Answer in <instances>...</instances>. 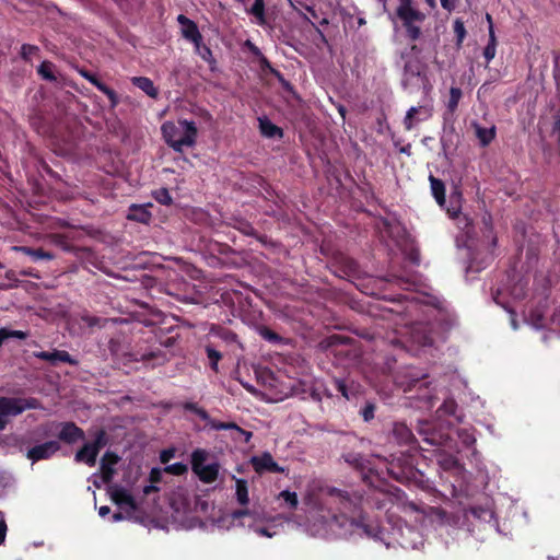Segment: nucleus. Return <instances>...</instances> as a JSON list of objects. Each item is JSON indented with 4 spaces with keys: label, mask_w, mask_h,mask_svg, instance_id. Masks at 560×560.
I'll list each match as a JSON object with an SVG mask.
<instances>
[{
    "label": "nucleus",
    "mask_w": 560,
    "mask_h": 560,
    "mask_svg": "<svg viewBox=\"0 0 560 560\" xmlns=\"http://www.w3.org/2000/svg\"><path fill=\"white\" fill-rule=\"evenodd\" d=\"M305 521L296 515H278L269 517L265 511L238 510L232 513L234 521H241L256 535L272 538L280 533L285 522L292 528L318 538H340L352 535L372 536L370 525L364 517L348 518L345 514L350 510L351 502L340 490L331 489L325 498L310 502Z\"/></svg>",
    "instance_id": "obj_1"
},
{
    "label": "nucleus",
    "mask_w": 560,
    "mask_h": 560,
    "mask_svg": "<svg viewBox=\"0 0 560 560\" xmlns=\"http://www.w3.org/2000/svg\"><path fill=\"white\" fill-rule=\"evenodd\" d=\"M527 282L523 279L513 277L509 282L499 289L494 295L497 304L501 305L511 316V326L517 329L516 313L518 307L522 308L524 323L533 328L539 329L545 327L544 312L540 306V299L533 296L525 305H520L525 298V287Z\"/></svg>",
    "instance_id": "obj_2"
},
{
    "label": "nucleus",
    "mask_w": 560,
    "mask_h": 560,
    "mask_svg": "<svg viewBox=\"0 0 560 560\" xmlns=\"http://www.w3.org/2000/svg\"><path fill=\"white\" fill-rule=\"evenodd\" d=\"M372 536L369 538L383 542L387 548L398 544L402 548L417 549L423 545L421 534L407 524L397 523L392 525L390 530L381 528L377 523L368 522Z\"/></svg>",
    "instance_id": "obj_3"
},
{
    "label": "nucleus",
    "mask_w": 560,
    "mask_h": 560,
    "mask_svg": "<svg viewBox=\"0 0 560 560\" xmlns=\"http://www.w3.org/2000/svg\"><path fill=\"white\" fill-rule=\"evenodd\" d=\"M161 130L165 142L176 152H182L184 148H191L196 144L198 129L194 121L186 119L165 121Z\"/></svg>",
    "instance_id": "obj_4"
},
{
    "label": "nucleus",
    "mask_w": 560,
    "mask_h": 560,
    "mask_svg": "<svg viewBox=\"0 0 560 560\" xmlns=\"http://www.w3.org/2000/svg\"><path fill=\"white\" fill-rule=\"evenodd\" d=\"M396 14L402 22L407 35L416 40L421 36V24L425 20V14L421 12L413 3V0H398Z\"/></svg>",
    "instance_id": "obj_5"
},
{
    "label": "nucleus",
    "mask_w": 560,
    "mask_h": 560,
    "mask_svg": "<svg viewBox=\"0 0 560 560\" xmlns=\"http://www.w3.org/2000/svg\"><path fill=\"white\" fill-rule=\"evenodd\" d=\"M209 453L205 450H195L191 454V469L200 481L212 483L217 480L220 465L217 462H208Z\"/></svg>",
    "instance_id": "obj_6"
},
{
    "label": "nucleus",
    "mask_w": 560,
    "mask_h": 560,
    "mask_svg": "<svg viewBox=\"0 0 560 560\" xmlns=\"http://www.w3.org/2000/svg\"><path fill=\"white\" fill-rule=\"evenodd\" d=\"M110 497L119 509V512L113 514V522L136 518L137 504L127 489L114 486L110 489Z\"/></svg>",
    "instance_id": "obj_7"
},
{
    "label": "nucleus",
    "mask_w": 560,
    "mask_h": 560,
    "mask_svg": "<svg viewBox=\"0 0 560 560\" xmlns=\"http://www.w3.org/2000/svg\"><path fill=\"white\" fill-rule=\"evenodd\" d=\"M40 405L35 398L0 397V418L8 422V418L16 417L30 409H37Z\"/></svg>",
    "instance_id": "obj_8"
},
{
    "label": "nucleus",
    "mask_w": 560,
    "mask_h": 560,
    "mask_svg": "<svg viewBox=\"0 0 560 560\" xmlns=\"http://www.w3.org/2000/svg\"><path fill=\"white\" fill-rule=\"evenodd\" d=\"M105 445V434L100 432L93 442L84 444V446L75 454L77 462H83L89 466L96 464V457L101 448Z\"/></svg>",
    "instance_id": "obj_9"
},
{
    "label": "nucleus",
    "mask_w": 560,
    "mask_h": 560,
    "mask_svg": "<svg viewBox=\"0 0 560 560\" xmlns=\"http://www.w3.org/2000/svg\"><path fill=\"white\" fill-rule=\"evenodd\" d=\"M402 84L405 89L410 92L413 91L415 88L422 86L425 91L430 88L428 86V82L424 75H422L420 67L418 63H407L405 67Z\"/></svg>",
    "instance_id": "obj_10"
},
{
    "label": "nucleus",
    "mask_w": 560,
    "mask_h": 560,
    "mask_svg": "<svg viewBox=\"0 0 560 560\" xmlns=\"http://www.w3.org/2000/svg\"><path fill=\"white\" fill-rule=\"evenodd\" d=\"M432 112L433 107L429 103L410 107L404 119L406 129L411 130L419 122L428 120Z\"/></svg>",
    "instance_id": "obj_11"
},
{
    "label": "nucleus",
    "mask_w": 560,
    "mask_h": 560,
    "mask_svg": "<svg viewBox=\"0 0 560 560\" xmlns=\"http://www.w3.org/2000/svg\"><path fill=\"white\" fill-rule=\"evenodd\" d=\"M250 463L258 474L264 472H284L285 469L280 467L269 453H264L258 456H253Z\"/></svg>",
    "instance_id": "obj_12"
},
{
    "label": "nucleus",
    "mask_w": 560,
    "mask_h": 560,
    "mask_svg": "<svg viewBox=\"0 0 560 560\" xmlns=\"http://www.w3.org/2000/svg\"><path fill=\"white\" fill-rule=\"evenodd\" d=\"M59 443L57 441H49L36 445L27 451V458L32 462H38L51 457L58 450Z\"/></svg>",
    "instance_id": "obj_13"
},
{
    "label": "nucleus",
    "mask_w": 560,
    "mask_h": 560,
    "mask_svg": "<svg viewBox=\"0 0 560 560\" xmlns=\"http://www.w3.org/2000/svg\"><path fill=\"white\" fill-rule=\"evenodd\" d=\"M385 233L402 250H406L409 246H411L409 235H407L405 229L400 225V223H386Z\"/></svg>",
    "instance_id": "obj_14"
},
{
    "label": "nucleus",
    "mask_w": 560,
    "mask_h": 560,
    "mask_svg": "<svg viewBox=\"0 0 560 560\" xmlns=\"http://www.w3.org/2000/svg\"><path fill=\"white\" fill-rule=\"evenodd\" d=\"M438 464L445 471H454L455 475L464 478L467 474L465 468L458 463V460L450 454L439 451L436 454Z\"/></svg>",
    "instance_id": "obj_15"
},
{
    "label": "nucleus",
    "mask_w": 560,
    "mask_h": 560,
    "mask_svg": "<svg viewBox=\"0 0 560 560\" xmlns=\"http://www.w3.org/2000/svg\"><path fill=\"white\" fill-rule=\"evenodd\" d=\"M119 462V457L112 453L106 452L101 460V472L100 477L103 483H107L112 480L115 474V466Z\"/></svg>",
    "instance_id": "obj_16"
},
{
    "label": "nucleus",
    "mask_w": 560,
    "mask_h": 560,
    "mask_svg": "<svg viewBox=\"0 0 560 560\" xmlns=\"http://www.w3.org/2000/svg\"><path fill=\"white\" fill-rule=\"evenodd\" d=\"M177 21L182 26V35L190 40L192 44H198V42H202V36L196 25V23L183 14L177 16Z\"/></svg>",
    "instance_id": "obj_17"
},
{
    "label": "nucleus",
    "mask_w": 560,
    "mask_h": 560,
    "mask_svg": "<svg viewBox=\"0 0 560 560\" xmlns=\"http://www.w3.org/2000/svg\"><path fill=\"white\" fill-rule=\"evenodd\" d=\"M34 357L49 361L52 364H57L58 362H66L69 364H77V361L71 358V355L63 350H54V351H39L35 352Z\"/></svg>",
    "instance_id": "obj_18"
},
{
    "label": "nucleus",
    "mask_w": 560,
    "mask_h": 560,
    "mask_svg": "<svg viewBox=\"0 0 560 560\" xmlns=\"http://www.w3.org/2000/svg\"><path fill=\"white\" fill-rule=\"evenodd\" d=\"M83 438V431L73 423H65L59 432V439L73 443Z\"/></svg>",
    "instance_id": "obj_19"
},
{
    "label": "nucleus",
    "mask_w": 560,
    "mask_h": 560,
    "mask_svg": "<svg viewBox=\"0 0 560 560\" xmlns=\"http://www.w3.org/2000/svg\"><path fill=\"white\" fill-rule=\"evenodd\" d=\"M235 497L236 501L241 505H247L249 503L248 486L245 479L235 478Z\"/></svg>",
    "instance_id": "obj_20"
},
{
    "label": "nucleus",
    "mask_w": 560,
    "mask_h": 560,
    "mask_svg": "<svg viewBox=\"0 0 560 560\" xmlns=\"http://www.w3.org/2000/svg\"><path fill=\"white\" fill-rule=\"evenodd\" d=\"M277 500L281 501V506L288 510H295L299 504V498L296 492L283 490L277 495Z\"/></svg>",
    "instance_id": "obj_21"
},
{
    "label": "nucleus",
    "mask_w": 560,
    "mask_h": 560,
    "mask_svg": "<svg viewBox=\"0 0 560 560\" xmlns=\"http://www.w3.org/2000/svg\"><path fill=\"white\" fill-rule=\"evenodd\" d=\"M132 83L142 90L150 97L155 98L158 96V89L154 86L152 80L145 77H135L132 78Z\"/></svg>",
    "instance_id": "obj_22"
},
{
    "label": "nucleus",
    "mask_w": 560,
    "mask_h": 560,
    "mask_svg": "<svg viewBox=\"0 0 560 560\" xmlns=\"http://www.w3.org/2000/svg\"><path fill=\"white\" fill-rule=\"evenodd\" d=\"M127 218L129 220L147 223L151 218V213L148 211L145 206H132L129 209Z\"/></svg>",
    "instance_id": "obj_23"
},
{
    "label": "nucleus",
    "mask_w": 560,
    "mask_h": 560,
    "mask_svg": "<svg viewBox=\"0 0 560 560\" xmlns=\"http://www.w3.org/2000/svg\"><path fill=\"white\" fill-rule=\"evenodd\" d=\"M259 128L261 133L267 138L281 137L282 131L273 125L268 118H259Z\"/></svg>",
    "instance_id": "obj_24"
},
{
    "label": "nucleus",
    "mask_w": 560,
    "mask_h": 560,
    "mask_svg": "<svg viewBox=\"0 0 560 560\" xmlns=\"http://www.w3.org/2000/svg\"><path fill=\"white\" fill-rule=\"evenodd\" d=\"M410 339L412 343H417L423 347L430 346L432 343V338L427 334V331L421 326H418L412 329Z\"/></svg>",
    "instance_id": "obj_25"
},
{
    "label": "nucleus",
    "mask_w": 560,
    "mask_h": 560,
    "mask_svg": "<svg viewBox=\"0 0 560 560\" xmlns=\"http://www.w3.org/2000/svg\"><path fill=\"white\" fill-rule=\"evenodd\" d=\"M430 184H431L432 194H433L436 202L440 206H443L445 202L444 184L440 179H436L433 176H430Z\"/></svg>",
    "instance_id": "obj_26"
},
{
    "label": "nucleus",
    "mask_w": 560,
    "mask_h": 560,
    "mask_svg": "<svg viewBox=\"0 0 560 560\" xmlns=\"http://www.w3.org/2000/svg\"><path fill=\"white\" fill-rule=\"evenodd\" d=\"M474 126H475L476 136H477L478 140L480 141V143L482 145L489 144L492 141V139L494 138V127L483 128L477 124H475Z\"/></svg>",
    "instance_id": "obj_27"
},
{
    "label": "nucleus",
    "mask_w": 560,
    "mask_h": 560,
    "mask_svg": "<svg viewBox=\"0 0 560 560\" xmlns=\"http://www.w3.org/2000/svg\"><path fill=\"white\" fill-rule=\"evenodd\" d=\"M15 250H20L28 256H31L34 260H39V259H52V255L48 252H44L43 249H33V248H30V247H24V246H21V247H14Z\"/></svg>",
    "instance_id": "obj_28"
},
{
    "label": "nucleus",
    "mask_w": 560,
    "mask_h": 560,
    "mask_svg": "<svg viewBox=\"0 0 560 560\" xmlns=\"http://www.w3.org/2000/svg\"><path fill=\"white\" fill-rule=\"evenodd\" d=\"M420 434L424 435V441L431 445H445L446 444V438L436 432L429 433L425 429L420 428L419 430Z\"/></svg>",
    "instance_id": "obj_29"
},
{
    "label": "nucleus",
    "mask_w": 560,
    "mask_h": 560,
    "mask_svg": "<svg viewBox=\"0 0 560 560\" xmlns=\"http://www.w3.org/2000/svg\"><path fill=\"white\" fill-rule=\"evenodd\" d=\"M495 47H497V39H495V35H494V30L492 27H490L489 43L486 46L485 51H483V55H485V58L487 59V61H490L494 58Z\"/></svg>",
    "instance_id": "obj_30"
},
{
    "label": "nucleus",
    "mask_w": 560,
    "mask_h": 560,
    "mask_svg": "<svg viewBox=\"0 0 560 560\" xmlns=\"http://www.w3.org/2000/svg\"><path fill=\"white\" fill-rule=\"evenodd\" d=\"M248 12L253 14L260 23L264 22L265 3L264 0H255L254 4L248 9Z\"/></svg>",
    "instance_id": "obj_31"
},
{
    "label": "nucleus",
    "mask_w": 560,
    "mask_h": 560,
    "mask_svg": "<svg viewBox=\"0 0 560 560\" xmlns=\"http://www.w3.org/2000/svg\"><path fill=\"white\" fill-rule=\"evenodd\" d=\"M462 97V90L458 88H451L450 90V100L447 103V108L451 112H454L459 103V100Z\"/></svg>",
    "instance_id": "obj_32"
},
{
    "label": "nucleus",
    "mask_w": 560,
    "mask_h": 560,
    "mask_svg": "<svg viewBox=\"0 0 560 560\" xmlns=\"http://www.w3.org/2000/svg\"><path fill=\"white\" fill-rule=\"evenodd\" d=\"M164 472L180 476L184 475L187 471V466L183 463H174L171 465H167L164 469Z\"/></svg>",
    "instance_id": "obj_33"
},
{
    "label": "nucleus",
    "mask_w": 560,
    "mask_h": 560,
    "mask_svg": "<svg viewBox=\"0 0 560 560\" xmlns=\"http://www.w3.org/2000/svg\"><path fill=\"white\" fill-rule=\"evenodd\" d=\"M206 351H207V355L210 360L211 369L217 372L218 371V362L221 359V353L211 347H207Z\"/></svg>",
    "instance_id": "obj_34"
},
{
    "label": "nucleus",
    "mask_w": 560,
    "mask_h": 560,
    "mask_svg": "<svg viewBox=\"0 0 560 560\" xmlns=\"http://www.w3.org/2000/svg\"><path fill=\"white\" fill-rule=\"evenodd\" d=\"M454 33L457 37V44L460 45L466 36V30L464 23L460 20L454 21Z\"/></svg>",
    "instance_id": "obj_35"
},
{
    "label": "nucleus",
    "mask_w": 560,
    "mask_h": 560,
    "mask_svg": "<svg viewBox=\"0 0 560 560\" xmlns=\"http://www.w3.org/2000/svg\"><path fill=\"white\" fill-rule=\"evenodd\" d=\"M154 198L158 202L162 205H170L172 202V197L167 189L161 188L154 192Z\"/></svg>",
    "instance_id": "obj_36"
},
{
    "label": "nucleus",
    "mask_w": 560,
    "mask_h": 560,
    "mask_svg": "<svg viewBox=\"0 0 560 560\" xmlns=\"http://www.w3.org/2000/svg\"><path fill=\"white\" fill-rule=\"evenodd\" d=\"M196 52L206 61L210 60L212 54L209 47L202 45V42L194 44Z\"/></svg>",
    "instance_id": "obj_37"
},
{
    "label": "nucleus",
    "mask_w": 560,
    "mask_h": 560,
    "mask_svg": "<svg viewBox=\"0 0 560 560\" xmlns=\"http://www.w3.org/2000/svg\"><path fill=\"white\" fill-rule=\"evenodd\" d=\"M394 433L397 434L402 442H408L411 436L409 429L404 424H396Z\"/></svg>",
    "instance_id": "obj_38"
},
{
    "label": "nucleus",
    "mask_w": 560,
    "mask_h": 560,
    "mask_svg": "<svg viewBox=\"0 0 560 560\" xmlns=\"http://www.w3.org/2000/svg\"><path fill=\"white\" fill-rule=\"evenodd\" d=\"M208 425L213 430H233L236 428V423L233 422H219L215 420H209Z\"/></svg>",
    "instance_id": "obj_39"
},
{
    "label": "nucleus",
    "mask_w": 560,
    "mask_h": 560,
    "mask_svg": "<svg viewBox=\"0 0 560 560\" xmlns=\"http://www.w3.org/2000/svg\"><path fill=\"white\" fill-rule=\"evenodd\" d=\"M38 72L46 80H55L51 65L49 62H43L38 68Z\"/></svg>",
    "instance_id": "obj_40"
},
{
    "label": "nucleus",
    "mask_w": 560,
    "mask_h": 560,
    "mask_svg": "<svg viewBox=\"0 0 560 560\" xmlns=\"http://www.w3.org/2000/svg\"><path fill=\"white\" fill-rule=\"evenodd\" d=\"M456 409V402L453 399H446L441 408L439 409L440 412L444 415H454Z\"/></svg>",
    "instance_id": "obj_41"
},
{
    "label": "nucleus",
    "mask_w": 560,
    "mask_h": 560,
    "mask_svg": "<svg viewBox=\"0 0 560 560\" xmlns=\"http://www.w3.org/2000/svg\"><path fill=\"white\" fill-rule=\"evenodd\" d=\"M470 513L478 517V518H483L486 520L487 517H492V511L489 510V509H482V508H471L470 510Z\"/></svg>",
    "instance_id": "obj_42"
},
{
    "label": "nucleus",
    "mask_w": 560,
    "mask_h": 560,
    "mask_svg": "<svg viewBox=\"0 0 560 560\" xmlns=\"http://www.w3.org/2000/svg\"><path fill=\"white\" fill-rule=\"evenodd\" d=\"M8 532V525L4 517V514L0 511V546H2L5 541Z\"/></svg>",
    "instance_id": "obj_43"
},
{
    "label": "nucleus",
    "mask_w": 560,
    "mask_h": 560,
    "mask_svg": "<svg viewBox=\"0 0 560 560\" xmlns=\"http://www.w3.org/2000/svg\"><path fill=\"white\" fill-rule=\"evenodd\" d=\"M451 200L452 202H455L456 206H454L453 208L451 209H447V212L448 214L452 217V218H455L457 217L458 212H459V200H460V195L459 194H456L454 196L451 197Z\"/></svg>",
    "instance_id": "obj_44"
},
{
    "label": "nucleus",
    "mask_w": 560,
    "mask_h": 560,
    "mask_svg": "<svg viewBox=\"0 0 560 560\" xmlns=\"http://www.w3.org/2000/svg\"><path fill=\"white\" fill-rule=\"evenodd\" d=\"M163 472H164L163 469L152 468L151 471H150V476H149L150 482L151 483L160 482L161 479H162Z\"/></svg>",
    "instance_id": "obj_45"
},
{
    "label": "nucleus",
    "mask_w": 560,
    "mask_h": 560,
    "mask_svg": "<svg viewBox=\"0 0 560 560\" xmlns=\"http://www.w3.org/2000/svg\"><path fill=\"white\" fill-rule=\"evenodd\" d=\"M458 435L465 445H471L475 443V436L467 430L460 431Z\"/></svg>",
    "instance_id": "obj_46"
},
{
    "label": "nucleus",
    "mask_w": 560,
    "mask_h": 560,
    "mask_svg": "<svg viewBox=\"0 0 560 560\" xmlns=\"http://www.w3.org/2000/svg\"><path fill=\"white\" fill-rule=\"evenodd\" d=\"M175 456L174 448L163 450L160 454V459L163 464L168 463Z\"/></svg>",
    "instance_id": "obj_47"
},
{
    "label": "nucleus",
    "mask_w": 560,
    "mask_h": 560,
    "mask_svg": "<svg viewBox=\"0 0 560 560\" xmlns=\"http://www.w3.org/2000/svg\"><path fill=\"white\" fill-rule=\"evenodd\" d=\"M4 331L7 332V339L9 338H18V339H25L27 337V334L22 330H10L4 328Z\"/></svg>",
    "instance_id": "obj_48"
},
{
    "label": "nucleus",
    "mask_w": 560,
    "mask_h": 560,
    "mask_svg": "<svg viewBox=\"0 0 560 560\" xmlns=\"http://www.w3.org/2000/svg\"><path fill=\"white\" fill-rule=\"evenodd\" d=\"M362 417L365 421H370L374 418V406L369 404L362 410Z\"/></svg>",
    "instance_id": "obj_49"
},
{
    "label": "nucleus",
    "mask_w": 560,
    "mask_h": 560,
    "mask_svg": "<svg viewBox=\"0 0 560 560\" xmlns=\"http://www.w3.org/2000/svg\"><path fill=\"white\" fill-rule=\"evenodd\" d=\"M81 320L83 322V324L88 327H93V326H96L100 324V318L97 317H94V316H90V315H83L81 317Z\"/></svg>",
    "instance_id": "obj_50"
},
{
    "label": "nucleus",
    "mask_w": 560,
    "mask_h": 560,
    "mask_svg": "<svg viewBox=\"0 0 560 560\" xmlns=\"http://www.w3.org/2000/svg\"><path fill=\"white\" fill-rule=\"evenodd\" d=\"M441 7L447 12H452L455 10L457 5V0H440Z\"/></svg>",
    "instance_id": "obj_51"
},
{
    "label": "nucleus",
    "mask_w": 560,
    "mask_h": 560,
    "mask_svg": "<svg viewBox=\"0 0 560 560\" xmlns=\"http://www.w3.org/2000/svg\"><path fill=\"white\" fill-rule=\"evenodd\" d=\"M409 375H410V383L408 384L409 388L415 386V384L418 383L424 376L416 371H411Z\"/></svg>",
    "instance_id": "obj_52"
},
{
    "label": "nucleus",
    "mask_w": 560,
    "mask_h": 560,
    "mask_svg": "<svg viewBox=\"0 0 560 560\" xmlns=\"http://www.w3.org/2000/svg\"><path fill=\"white\" fill-rule=\"evenodd\" d=\"M233 430H235L240 435H242L244 438V442L246 443L249 442V440L252 439V432L243 430L237 424L236 428H234Z\"/></svg>",
    "instance_id": "obj_53"
},
{
    "label": "nucleus",
    "mask_w": 560,
    "mask_h": 560,
    "mask_svg": "<svg viewBox=\"0 0 560 560\" xmlns=\"http://www.w3.org/2000/svg\"><path fill=\"white\" fill-rule=\"evenodd\" d=\"M261 336H262L265 339L269 340V341H276V340H278V339H279V337H278V335H277V334H275V332H272V331H270V330H268V329H264V330H261Z\"/></svg>",
    "instance_id": "obj_54"
},
{
    "label": "nucleus",
    "mask_w": 560,
    "mask_h": 560,
    "mask_svg": "<svg viewBox=\"0 0 560 560\" xmlns=\"http://www.w3.org/2000/svg\"><path fill=\"white\" fill-rule=\"evenodd\" d=\"M36 50H37V48L34 46H30V45L22 46V55L24 58H28Z\"/></svg>",
    "instance_id": "obj_55"
},
{
    "label": "nucleus",
    "mask_w": 560,
    "mask_h": 560,
    "mask_svg": "<svg viewBox=\"0 0 560 560\" xmlns=\"http://www.w3.org/2000/svg\"><path fill=\"white\" fill-rule=\"evenodd\" d=\"M105 95L109 98V101H110L113 106L117 105L118 97H117L116 93L112 89Z\"/></svg>",
    "instance_id": "obj_56"
},
{
    "label": "nucleus",
    "mask_w": 560,
    "mask_h": 560,
    "mask_svg": "<svg viewBox=\"0 0 560 560\" xmlns=\"http://www.w3.org/2000/svg\"><path fill=\"white\" fill-rule=\"evenodd\" d=\"M196 415L198 417H200L202 420L207 421V423H209V420H211V418L209 417L208 412L205 409H202V408L198 409Z\"/></svg>",
    "instance_id": "obj_57"
},
{
    "label": "nucleus",
    "mask_w": 560,
    "mask_h": 560,
    "mask_svg": "<svg viewBox=\"0 0 560 560\" xmlns=\"http://www.w3.org/2000/svg\"><path fill=\"white\" fill-rule=\"evenodd\" d=\"M109 512H110V509L107 505H103L98 509V514L101 517H105L106 515L109 514Z\"/></svg>",
    "instance_id": "obj_58"
},
{
    "label": "nucleus",
    "mask_w": 560,
    "mask_h": 560,
    "mask_svg": "<svg viewBox=\"0 0 560 560\" xmlns=\"http://www.w3.org/2000/svg\"><path fill=\"white\" fill-rule=\"evenodd\" d=\"M185 409H186V410H189V411H191V412H194V413H196V412L198 411V409H200V407H198V406H197L196 404H194V402H187V404L185 405Z\"/></svg>",
    "instance_id": "obj_59"
},
{
    "label": "nucleus",
    "mask_w": 560,
    "mask_h": 560,
    "mask_svg": "<svg viewBox=\"0 0 560 560\" xmlns=\"http://www.w3.org/2000/svg\"><path fill=\"white\" fill-rule=\"evenodd\" d=\"M337 384H338V390L342 394L343 397H346L348 399L349 396H348V393H347V389H346V385L342 382H340V381H338Z\"/></svg>",
    "instance_id": "obj_60"
},
{
    "label": "nucleus",
    "mask_w": 560,
    "mask_h": 560,
    "mask_svg": "<svg viewBox=\"0 0 560 560\" xmlns=\"http://www.w3.org/2000/svg\"><path fill=\"white\" fill-rule=\"evenodd\" d=\"M96 88L104 94L108 93V91L110 90L107 85H105L102 82L97 83Z\"/></svg>",
    "instance_id": "obj_61"
},
{
    "label": "nucleus",
    "mask_w": 560,
    "mask_h": 560,
    "mask_svg": "<svg viewBox=\"0 0 560 560\" xmlns=\"http://www.w3.org/2000/svg\"><path fill=\"white\" fill-rule=\"evenodd\" d=\"M155 490H158V488L154 486V483H152V485L145 486L143 488V493L149 494L150 492L155 491Z\"/></svg>",
    "instance_id": "obj_62"
},
{
    "label": "nucleus",
    "mask_w": 560,
    "mask_h": 560,
    "mask_svg": "<svg viewBox=\"0 0 560 560\" xmlns=\"http://www.w3.org/2000/svg\"><path fill=\"white\" fill-rule=\"evenodd\" d=\"M424 1H425V3L428 4V7H429L430 9H432V10H433V9H435V8H436V5H438L436 0H424Z\"/></svg>",
    "instance_id": "obj_63"
},
{
    "label": "nucleus",
    "mask_w": 560,
    "mask_h": 560,
    "mask_svg": "<svg viewBox=\"0 0 560 560\" xmlns=\"http://www.w3.org/2000/svg\"><path fill=\"white\" fill-rule=\"evenodd\" d=\"M486 19H487V22L489 23V28L492 27L493 28V23H492V18L490 14H487L486 15Z\"/></svg>",
    "instance_id": "obj_64"
}]
</instances>
